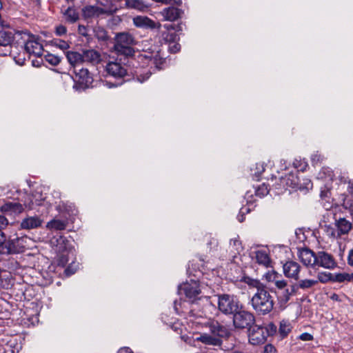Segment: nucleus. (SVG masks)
I'll list each match as a JSON object with an SVG mask.
<instances>
[{
    "label": "nucleus",
    "instance_id": "31",
    "mask_svg": "<svg viewBox=\"0 0 353 353\" xmlns=\"http://www.w3.org/2000/svg\"><path fill=\"white\" fill-rule=\"evenodd\" d=\"M229 249L232 254V257H235L236 254H239L243 250V246L241 242L238 238H234L230 240Z\"/></svg>",
    "mask_w": 353,
    "mask_h": 353
},
{
    "label": "nucleus",
    "instance_id": "61",
    "mask_svg": "<svg viewBox=\"0 0 353 353\" xmlns=\"http://www.w3.org/2000/svg\"><path fill=\"white\" fill-rule=\"evenodd\" d=\"M150 76V74L148 73V72H146L143 76H137V80L141 82V83H143V81H146L147 79H149Z\"/></svg>",
    "mask_w": 353,
    "mask_h": 353
},
{
    "label": "nucleus",
    "instance_id": "58",
    "mask_svg": "<svg viewBox=\"0 0 353 353\" xmlns=\"http://www.w3.org/2000/svg\"><path fill=\"white\" fill-rule=\"evenodd\" d=\"M8 224V221L7 219L3 215H0V232H2V230L4 229Z\"/></svg>",
    "mask_w": 353,
    "mask_h": 353
},
{
    "label": "nucleus",
    "instance_id": "27",
    "mask_svg": "<svg viewBox=\"0 0 353 353\" xmlns=\"http://www.w3.org/2000/svg\"><path fill=\"white\" fill-rule=\"evenodd\" d=\"M65 56L69 63L72 65L74 69L83 63L82 53L75 51H68Z\"/></svg>",
    "mask_w": 353,
    "mask_h": 353
},
{
    "label": "nucleus",
    "instance_id": "2",
    "mask_svg": "<svg viewBox=\"0 0 353 353\" xmlns=\"http://www.w3.org/2000/svg\"><path fill=\"white\" fill-rule=\"evenodd\" d=\"M214 297L216 299L218 310L225 315H233L242 307L243 303L233 294H219Z\"/></svg>",
    "mask_w": 353,
    "mask_h": 353
},
{
    "label": "nucleus",
    "instance_id": "28",
    "mask_svg": "<svg viewBox=\"0 0 353 353\" xmlns=\"http://www.w3.org/2000/svg\"><path fill=\"white\" fill-rule=\"evenodd\" d=\"M42 221L38 216H30L24 219L21 223V227L23 229H34L41 225Z\"/></svg>",
    "mask_w": 353,
    "mask_h": 353
},
{
    "label": "nucleus",
    "instance_id": "47",
    "mask_svg": "<svg viewBox=\"0 0 353 353\" xmlns=\"http://www.w3.org/2000/svg\"><path fill=\"white\" fill-rule=\"evenodd\" d=\"M265 277L268 281L275 283V281L279 279V274L274 270H272L267 272Z\"/></svg>",
    "mask_w": 353,
    "mask_h": 353
},
{
    "label": "nucleus",
    "instance_id": "25",
    "mask_svg": "<svg viewBox=\"0 0 353 353\" xmlns=\"http://www.w3.org/2000/svg\"><path fill=\"white\" fill-rule=\"evenodd\" d=\"M281 185L283 186L282 189L286 190L288 188H294L298 185L299 179L296 174L289 173L285 176H281L280 179Z\"/></svg>",
    "mask_w": 353,
    "mask_h": 353
},
{
    "label": "nucleus",
    "instance_id": "6",
    "mask_svg": "<svg viewBox=\"0 0 353 353\" xmlns=\"http://www.w3.org/2000/svg\"><path fill=\"white\" fill-rule=\"evenodd\" d=\"M26 236L14 237L5 241L4 245L0 250V253L3 254H10L21 253L24 252L26 247Z\"/></svg>",
    "mask_w": 353,
    "mask_h": 353
},
{
    "label": "nucleus",
    "instance_id": "13",
    "mask_svg": "<svg viewBox=\"0 0 353 353\" xmlns=\"http://www.w3.org/2000/svg\"><path fill=\"white\" fill-rule=\"evenodd\" d=\"M108 74L117 79L125 78L127 74L126 68L118 62H109L105 66Z\"/></svg>",
    "mask_w": 353,
    "mask_h": 353
},
{
    "label": "nucleus",
    "instance_id": "8",
    "mask_svg": "<svg viewBox=\"0 0 353 353\" xmlns=\"http://www.w3.org/2000/svg\"><path fill=\"white\" fill-rule=\"evenodd\" d=\"M21 39L23 41L25 50L29 54H32L37 57H41L43 48L42 44L37 40L35 36L23 31Z\"/></svg>",
    "mask_w": 353,
    "mask_h": 353
},
{
    "label": "nucleus",
    "instance_id": "32",
    "mask_svg": "<svg viewBox=\"0 0 353 353\" xmlns=\"http://www.w3.org/2000/svg\"><path fill=\"white\" fill-rule=\"evenodd\" d=\"M63 15L65 16L66 21L70 23H75L79 18V13L72 7L68 8L63 12Z\"/></svg>",
    "mask_w": 353,
    "mask_h": 353
},
{
    "label": "nucleus",
    "instance_id": "20",
    "mask_svg": "<svg viewBox=\"0 0 353 353\" xmlns=\"http://www.w3.org/2000/svg\"><path fill=\"white\" fill-rule=\"evenodd\" d=\"M337 201L339 205L347 212L353 219V197L345 193H342L338 196Z\"/></svg>",
    "mask_w": 353,
    "mask_h": 353
},
{
    "label": "nucleus",
    "instance_id": "12",
    "mask_svg": "<svg viewBox=\"0 0 353 353\" xmlns=\"http://www.w3.org/2000/svg\"><path fill=\"white\" fill-rule=\"evenodd\" d=\"M249 330V341L251 344L256 345L265 343L267 336L264 332V327L252 325Z\"/></svg>",
    "mask_w": 353,
    "mask_h": 353
},
{
    "label": "nucleus",
    "instance_id": "64",
    "mask_svg": "<svg viewBox=\"0 0 353 353\" xmlns=\"http://www.w3.org/2000/svg\"><path fill=\"white\" fill-rule=\"evenodd\" d=\"M117 353H132L130 348L124 347L119 349Z\"/></svg>",
    "mask_w": 353,
    "mask_h": 353
},
{
    "label": "nucleus",
    "instance_id": "21",
    "mask_svg": "<svg viewBox=\"0 0 353 353\" xmlns=\"http://www.w3.org/2000/svg\"><path fill=\"white\" fill-rule=\"evenodd\" d=\"M133 23L137 28H161V25L159 24L157 26L154 21L145 16H137L133 18Z\"/></svg>",
    "mask_w": 353,
    "mask_h": 353
},
{
    "label": "nucleus",
    "instance_id": "62",
    "mask_svg": "<svg viewBox=\"0 0 353 353\" xmlns=\"http://www.w3.org/2000/svg\"><path fill=\"white\" fill-rule=\"evenodd\" d=\"M347 263L350 266H353V249L350 250L348 256H347Z\"/></svg>",
    "mask_w": 353,
    "mask_h": 353
},
{
    "label": "nucleus",
    "instance_id": "44",
    "mask_svg": "<svg viewBox=\"0 0 353 353\" xmlns=\"http://www.w3.org/2000/svg\"><path fill=\"white\" fill-rule=\"evenodd\" d=\"M334 281L342 283L344 281H350L351 277L350 274L347 273H339L335 274L334 279H333Z\"/></svg>",
    "mask_w": 353,
    "mask_h": 353
},
{
    "label": "nucleus",
    "instance_id": "34",
    "mask_svg": "<svg viewBox=\"0 0 353 353\" xmlns=\"http://www.w3.org/2000/svg\"><path fill=\"white\" fill-rule=\"evenodd\" d=\"M179 39V36L175 32H170L169 31H161L160 41H163L165 43H170L176 41Z\"/></svg>",
    "mask_w": 353,
    "mask_h": 353
},
{
    "label": "nucleus",
    "instance_id": "29",
    "mask_svg": "<svg viewBox=\"0 0 353 353\" xmlns=\"http://www.w3.org/2000/svg\"><path fill=\"white\" fill-rule=\"evenodd\" d=\"M162 14L165 20L173 21L179 18L181 10L175 7H169L163 10Z\"/></svg>",
    "mask_w": 353,
    "mask_h": 353
},
{
    "label": "nucleus",
    "instance_id": "3",
    "mask_svg": "<svg viewBox=\"0 0 353 353\" xmlns=\"http://www.w3.org/2000/svg\"><path fill=\"white\" fill-rule=\"evenodd\" d=\"M135 43V39L130 33L120 32L115 36L114 50L119 55L132 57L134 53L132 46Z\"/></svg>",
    "mask_w": 353,
    "mask_h": 353
},
{
    "label": "nucleus",
    "instance_id": "49",
    "mask_svg": "<svg viewBox=\"0 0 353 353\" xmlns=\"http://www.w3.org/2000/svg\"><path fill=\"white\" fill-rule=\"evenodd\" d=\"M77 269V265H75L74 263L70 264V265L65 269L64 272L67 276H69L73 274H74Z\"/></svg>",
    "mask_w": 353,
    "mask_h": 353
},
{
    "label": "nucleus",
    "instance_id": "54",
    "mask_svg": "<svg viewBox=\"0 0 353 353\" xmlns=\"http://www.w3.org/2000/svg\"><path fill=\"white\" fill-rule=\"evenodd\" d=\"M163 28L165 29L164 31H170V30H175V31H180L181 30V27L180 25H173V24H165L163 26Z\"/></svg>",
    "mask_w": 353,
    "mask_h": 353
},
{
    "label": "nucleus",
    "instance_id": "57",
    "mask_svg": "<svg viewBox=\"0 0 353 353\" xmlns=\"http://www.w3.org/2000/svg\"><path fill=\"white\" fill-rule=\"evenodd\" d=\"M207 245L210 250H212V249H214L218 246V241L214 238H210Z\"/></svg>",
    "mask_w": 353,
    "mask_h": 353
},
{
    "label": "nucleus",
    "instance_id": "14",
    "mask_svg": "<svg viewBox=\"0 0 353 353\" xmlns=\"http://www.w3.org/2000/svg\"><path fill=\"white\" fill-rule=\"evenodd\" d=\"M74 72L76 74L77 82L81 88L85 89L91 85L93 79L88 69L83 68L79 69L75 68Z\"/></svg>",
    "mask_w": 353,
    "mask_h": 353
},
{
    "label": "nucleus",
    "instance_id": "15",
    "mask_svg": "<svg viewBox=\"0 0 353 353\" xmlns=\"http://www.w3.org/2000/svg\"><path fill=\"white\" fill-rule=\"evenodd\" d=\"M299 258L304 265L315 268L316 252L309 248H303L299 250Z\"/></svg>",
    "mask_w": 353,
    "mask_h": 353
},
{
    "label": "nucleus",
    "instance_id": "53",
    "mask_svg": "<svg viewBox=\"0 0 353 353\" xmlns=\"http://www.w3.org/2000/svg\"><path fill=\"white\" fill-rule=\"evenodd\" d=\"M256 169L257 170L256 172H255L254 175L257 180H259V177L260 175L264 172V165L262 163H256Z\"/></svg>",
    "mask_w": 353,
    "mask_h": 353
},
{
    "label": "nucleus",
    "instance_id": "7",
    "mask_svg": "<svg viewBox=\"0 0 353 353\" xmlns=\"http://www.w3.org/2000/svg\"><path fill=\"white\" fill-rule=\"evenodd\" d=\"M57 251L58 252L57 263L61 267H64L69 261L71 256H74V252L65 238L60 237L58 240Z\"/></svg>",
    "mask_w": 353,
    "mask_h": 353
},
{
    "label": "nucleus",
    "instance_id": "33",
    "mask_svg": "<svg viewBox=\"0 0 353 353\" xmlns=\"http://www.w3.org/2000/svg\"><path fill=\"white\" fill-rule=\"evenodd\" d=\"M243 281L247 283L250 287L256 289V292L264 290L266 286L262 283L259 280L250 278L249 276L243 277Z\"/></svg>",
    "mask_w": 353,
    "mask_h": 353
},
{
    "label": "nucleus",
    "instance_id": "52",
    "mask_svg": "<svg viewBox=\"0 0 353 353\" xmlns=\"http://www.w3.org/2000/svg\"><path fill=\"white\" fill-rule=\"evenodd\" d=\"M274 285L276 288V290H283L288 287V283L284 279H277L276 281H275Z\"/></svg>",
    "mask_w": 353,
    "mask_h": 353
},
{
    "label": "nucleus",
    "instance_id": "19",
    "mask_svg": "<svg viewBox=\"0 0 353 353\" xmlns=\"http://www.w3.org/2000/svg\"><path fill=\"white\" fill-rule=\"evenodd\" d=\"M45 199L43 194L38 190H35L32 195H28L24 201V205L29 210L34 209L35 205H40Z\"/></svg>",
    "mask_w": 353,
    "mask_h": 353
},
{
    "label": "nucleus",
    "instance_id": "36",
    "mask_svg": "<svg viewBox=\"0 0 353 353\" xmlns=\"http://www.w3.org/2000/svg\"><path fill=\"white\" fill-rule=\"evenodd\" d=\"M126 6L128 8L139 10H144L148 8L142 0H126Z\"/></svg>",
    "mask_w": 353,
    "mask_h": 353
},
{
    "label": "nucleus",
    "instance_id": "26",
    "mask_svg": "<svg viewBox=\"0 0 353 353\" xmlns=\"http://www.w3.org/2000/svg\"><path fill=\"white\" fill-rule=\"evenodd\" d=\"M197 339L203 344L218 347H220L223 343L222 339L219 337L209 334H201Z\"/></svg>",
    "mask_w": 353,
    "mask_h": 353
},
{
    "label": "nucleus",
    "instance_id": "23",
    "mask_svg": "<svg viewBox=\"0 0 353 353\" xmlns=\"http://www.w3.org/2000/svg\"><path fill=\"white\" fill-rule=\"evenodd\" d=\"M335 226L338 232V236L347 234L352 228V224L345 218H339L335 221Z\"/></svg>",
    "mask_w": 353,
    "mask_h": 353
},
{
    "label": "nucleus",
    "instance_id": "39",
    "mask_svg": "<svg viewBox=\"0 0 353 353\" xmlns=\"http://www.w3.org/2000/svg\"><path fill=\"white\" fill-rule=\"evenodd\" d=\"M44 59L52 66H57L61 61V58L60 57L50 53L46 54L44 56Z\"/></svg>",
    "mask_w": 353,
    "mask_h": 353
},
{
    "label": "nucleus",
    "instance_id": "9",
    "mask_svg": "<svg viewBox=\"0 0 353 353\" xmlns=\"http://www.w3.org/2000/svg\"><path fill=\"white\" fill-rule=\"evenodd\" d=\"M323 268L327 270H333L337 267V262L334 256L325 251L316 252L315 268Z\"/></svg>",
    "mask_w": 353,
    "mask_h": 353
},
{
    "label": "nucleus",
    "instance_id": "38",
    "mask_svg": "<svg viewBox=\"0 0 353 353\" xmlns=\"http://www.w3.org/2000/svg\"><path fill=\"white\" fill-rule=\"evenodd\" d=\"M318 283V281H315L314 279H303L300 280L296 285L297 290L301 288L302 290H306L311 288L314 285Z\"/></svg>",
    "mask_w": 353,
    "mask_h": 353
},
{
    "label": "nucleus",
    "instance_id": "4",
    "mask_svg": "<svg viewBox=\"0 0 353 353\" xmlns=\"http://www.w3.org/2000/svg\"><path fill=\"white\" fill-rule=\"evenodd\" d=\"M23 35V31L14 30H0V56L10 55L12 44L14 40L19 44V39Z\"/></svg>",
    "mask_w": 353,
    "mask_h": 353
},
{
    "label": "nucleus",
    "instance_id": "24",
    "mask_svg": "<svg viewBox=\"0 0 353 353\" xmlns=\"http://www.w3.org/2000/svg\"><path fill=\"white\" fill-rule=\"evenodd\" d=\"M83 63H98L101 60V54L95 50H85L82 52Z\"/></svg>",
    "mask_w": 353,
    "mask_h": 353
},
{
    "label": "nucleus",
    "instance_id": "37",
    "mask_svg": "<svg viewBox=\"0 0 353 353\" xmlns=\"http://www.w3.org/2000/svg\"><path fill=\"white\" fill-rule=\"evenodd\" d=\"M65 227V222L58 219H53L47 223V228L56 230H63Z\"/></svg>",
    "mask_w": 353,
    "mask_h": 353
},
{
    "label": "nucleus",
    "instance_id": "16",
    "mask_svg": "<svg viewBox=\"0 0 353 353\" xmlns=\"http://www.w3.org/2000/svg\"><path fill=\"white\" fill-rule=\"evenodd\" d=\"M110 13L108 10L97 6H86L82 9V15L85 19L96 18Z\"/></svg>",
    "mask_w": 353,
    "mask_h": 353
},
{
    "label": "nucleus",
    "instance_id": "55",
    "mask_svg": "<svg viewBox=\"0 0 353 353\" xmlns=\"http://www.w3.org/2000/svg\"><path fill=\"white\" fill-rule=\"evenodd\" d=\"M298 338L303 341H310L314 339L313 336L307 332L302 333L301 335H299Z\"/></svg>",
    "mask_w": 353,
    "mask_h": 353
},
{
    "label": "nucleus",
    "instance_id": "60",
    "mask_svg": "<svg viewBox=\"0 0 353 353\" xmlns=\"http://www.w3.org/2000/svg\"><path fill=\"white\" fill-rule=\"evenodd\" d=\"M78 31L81 35L86 37L88 35L87 28L83 25H79L78 27Z\"/></svg>",
    "mask_w": 353,
    "mask_h": 353
},
{
    "label": "nucleus",
    "instance_id": "43",
    "mask_svg": "<svg viewBox=\"0 0 353 353\" xmlns=\"http://www.w3.org/2000/svg\"><path fill=\"white\" fill-rule=\"evenodd\" d=\"M324 231L325 234L330 238H339L337 230L330 225H325L324 226Z\"/></svg>",
    "mask_w": 353,
    "mask_h": 353
},
{
    "label": "nucleus",
    "instance_id": "42",
    "mask_svg": "<svg viewBox=\"0 0 353 353\" xmlns=\"http://www.w3.org/2000/svg\"><path fill=\"white\" fill-rule=\"evenodd\" d=\"M52 43L54 46L62 50H65L70 48L69 43L63 40L58 39H54L52 41Z\"/></svg>",
    "mask_w": 353,
    "mask_h": 353
},
{
    "label": "nucleus",
    "instance_id": "5",
    "mask_svg": "<svg viewBox=\"0 0 353 353\" xmlns=\"http://www.w3.org/2000/svg\"><path fill=\"white\" fill-rule=\"evenodd\" d=\"M233 325L236 329H250L255 323L254 315L244 309L242 305L241 310L232 315Z\"/></svg>",
    "mask_w": 353,
    "mask_h": 353
},
{
    "label": "nucleus",
    "instance_id": "10",
    "mask_svg": "<svg viewBox=\"0 0 353 353\" xmlns=\"http://www.w3.org/2000/svg\"><path fill=\"white\" fill-rule=\"evenodd\" d=\"M205 325L208 327L210 333L220 339H226L231 334L229 329L214 319H209Z\"/></svg>",
    "mask_w": 353,
    "mask_h": 353
},
{
    "label": "nucleus",
    "instance_id": "1",
    "mask_svg": "<svg viewBox=\"0 0 353 353\" xmlns=\"http://www.w3.org/2000/svg\"><path fill=\"white\" fill-rule=\"evenodd\" d=\"M252 309L259 315L269 314L274 308V301L267 288L256 292L250 301Z\"/></svg>",
    "mask_w": 353,
    "mask_h": 353
},
{
    "label": "nucleus",
    "instance_id": "35",
    "mask_svg": "<svg viewBox=\"0 0 353 353\" xmlns=\"http://www.w3.org/2000/svg\"><path fill=\"white\" fill-rule=\"evenodd\" d=\"M292 328V327L291 325V323L288 321L282 320L280 322V326L279 329V332L281 337H286L288 334L291 332Z\"/></svg>",
    "mask_w": 353,
    "mask_h": 353
},
{
    "label": "nucleus",
    "instance_id": "46",
    "mask_svg": "<svg viewBox=\"0 0 353 353\" xmlns=\"http://www.w3.org/2000/svg\"><path fill=\"white\" fill-rule=\"evenodd\" d=\"M276 330L277 327L273 323H270L266 327H264V332L267 337L274 335Z\"/></svg>",
    "mask_w": 353,
    "mask_h": 353
},
{
    "label": "nucleus",
    "instance_id": "18",
    "mask_svg": "<svg viewBox=\"0 0 353 353\" xmlns=\"http://www.w3.org/2000/svg\"><path fill=\"white\" fill-rule=\"evenodd\" d=\"M297 291L296 285H291L283 290H276L275 294L277 299L281 303L285 304L290 299L292 295L295 294Z\"/></svg>",
    "mask_w": 353,
    "mask_h": 353
},
{
    "label": "nucleus",
    "instance_id": "63",
    "mask_svg": "<svg viewBox=\"0 0 353 353\" xmlns=\"http://www.w3.org/2000/svg\"><path fill=\"white\" fill-rule=\"evenodd\" d=\"M6 236L3 232H0V250L3 247V245H4L6 241Z\"/></svg>",
    "mask_w": 353,
    "mask_h": 353
},
{
    "label": "nucleus",
    "instance_id": "40",
    "mask_svg": "<svg viewBox=\"0 0 353 353\" xmlns=\"http://www.w3.org/2000/svg\"><path fill=\"white\" fill-rule=\"evenodd\" d=\"M317 279L316 281H318V283H325L328 281H333V275L330 272H321L318 273Z\"/></svg>",
    "mask_w": 353,
    "mask_h": 353
},
{
    "label": "nucleus",
    "instance_id": "11",
    "mask_svg": "<svg viewBox=\"0 0 353 353\" xmlns=\"http://www.w3.org/2000/svg\"><path fill=\"white\" fill-rule=\"evenodd\" d=\"M179 294H184L190 299L195 300L201 293L199 284L197 281L191 280L179 286Z\"/></svg>",
    "mask_w": 353,
    "mask_h": 353
},
{
    "label": "nucleus",
    "instance_id": "30",
    "mask_svg": "<svg viewBox=\"0 0 353 353\" xmlns=\"http://www.w3.org/2000/svg\"><path fill=\"white\" fill-rule=\"evenodd\" d=\"M256 262L264 267L270 266L271 260L268 254L265 250H258L254 252Z\"/></svg>",
    "mask_w": 353,
    "mask_h": 353
},
{
    "label": "nucleus",
    "instance_id": "59",
    "mask_svg": "<svg viewBox=\"0 0 353 353\" xmlns=\"http://www.w3.org/2000/svg\"><path fill=\"white\" fill-rule=\"evenodd\" d=\"M276 348L271 344H268L264 347L263 353H275Z\"/></svg>",
    "mask_w": 353,
    "mask_h": 353
},
{
    "label": "nucleus",
    "instance_id": "45",
    "mask_svg": "<svg viewBox=\"0 0 353 353\" xmlns=\"http://www.w3.org/2000/svg\"><path fill=\"white\" fill-rule=\"evenodd\" d=\"M268 192H269L268 186L265 183H263L262 185H259L255 191L256 195L259 196L260 197H263V196L267 195L268 194Z\"/></svg>",
    "mask_w": 353,
    "mask_h": 353
},
{
    "label": "nucleus",
    "instance_id": "51",
    "mask_svg": "<svg viewBox=\"0 0 353 353\" xmlns=\"http://www.w3.org/2000/svg\"><path fill=\"white\" fill-rule=\"evenodd\" d=\"M67 33V28L63 25H59L55 28V34L57 36H63Z\"/></svg>",
    "mask_w": 353,
    "mask_h": 353
},
{
    "label": "nucleus",
    "instance_id": "50",
    "mask_svg": "<svg viewBox=\"0 0 353 353\" xmlns=\"http://www.w3.org/2000/svg\"><path fill=\"white\" fill-rule=\"evenodd\" d=\"M181 49V46L176 41L169 43V50L172 53H176Z\"/></svg>",
    "mask_w": 353,
    "mask_h": 353
},
{
    "label": "nucleus",
    "instance_id": "41",
    "mask_svg": "<svg viewBox=\"0 0 353 353\" xmlns=\"http://www.w3.org/2000/svg\"><path fill=\"white\" fill-rule=\"evenodd\" d=\"M95 37L101 41H106L108 38L107 32L104 28L97 27L94 29Z\"/></svg>",
    "mask_w": 353,
    "mask_h": 353
},
{
    "label": "nucleus",
    "instance_id": "48",
    "mask_svg": "<svg viewBox=\"0 0 353 353\" xmlns=\"http://www.w3.org/2000/svg\"><path fill=\"white\" fill-rule=\"evenodd\" d=\"M293 165L295 168L303 172L307 166V164L305 161L295 159L293 162Z\"/></svg>",
    "mask_w": 353,
    "mask_h": 353
},
{
    "label": "nucleus",
    "instance_id": "22",
    "mask_svg": "<svg viewBox=\"0 0 353 353\" xmlns=\"http://www.w3.org/2000/svg\"><path fill=\"white\" fill-rule=\"evenodd\" d=\"M23 210V205L17 202H7L1 207L2 212L10 215L20 214Z\"/></svg>",
    "mask_w": 353,
    "mask_h": 353
},
{
    "label": "nucleus",
    "instance_id": "17",
    "mask_svg": "<svg viewBox=\"0 0 353 353\" xmlns=\"http://www.w3.org/2000/svg\"><path fill=\"white\" fill-rule=\"evenodd\" d=\"M284 275L290 279L297 281L299 278V274L301 270L300 265L295 261H288L283 265Z\"/></svg>",
    "mask_w": 353,
    "mask_h": 353
},
{
    "label": "nucleus",
    "instance_id": "56",
    "mask_svg": "<svg viewBox=\"0 0 353 353\" xmlns=\"http://www.w3.org/2000/svg\"><path fill=\"white\" fill-rule=\"evenodd\" d=\"M323 159V157L321 154L318 153L313 154L311 157L312 163L314 165H316L318 163L321 162Z\"/></svg>",
    "mask_w": 353,
    "mask_h": 353
}]
</instances>
